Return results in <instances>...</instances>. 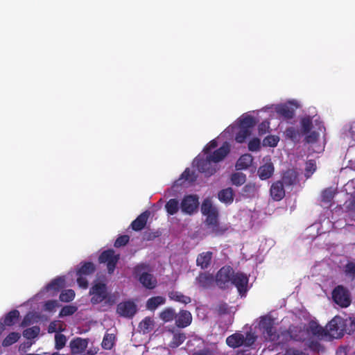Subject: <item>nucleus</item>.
<instances>
[{
    "label": "nucleus",
    "instance_id": "obj_44",
    "mask_svg": "<svg viewBox=\"0 0 355 355\" xmlns=\"http://www.w3.org/2000/svg\"><path fill=\"white\" fill-rule=\"evenodd\" d=\"M40 329L37 326L27 328L23 331V336L27 339H33L40 334Z\"/></svg>",
    "mask_w": 355,
    "mask_h": 355
},
{
    "label": "nucleus",
    "instance_id": "obj_61",
    "mask_svg": "<svg viewBox=\"0 0 355 355\" xmlns=\"http://www.w3.org/2000/svg\"><path fill=\"white\" fill-rule=\"evenodd\" d=\"M218 146V143L215 139L211 140L208 143L203 149V152L205 155H209L212 149L216 148Z\"/></svg>",
    "mask_w": 355,
    "mask_h": 355
},
{
    "label": "nucleus",
    "instance_id": "obj_48",
    "mask_svg": "<svg viewBox=\"0 0 355 355\" xmlns=\"http://www.w3.org/2000/svg\"><path fill=\"white\" fill-rule=\"evenodd\" d=\"M336 192L331 188H327L322 192L321 198L324 202L329 203L334 198Z\"/></svg>",
    "mask_w": 355,
    "mask_h": 355
},
{
    "label": "nucleus",
    "instance_id": "obj_21",
    "mask_svg": "<svg viewBox=\"0 0 355 355\" xmlns=\"http://www.w3.org/2000/svg\"><path fill=\"white\" fill-rule=\"evenodd\" d=\"M65 286V279L64 277H58L53 279L49 284L46 286V290L47 292L53 291L52 295H54L57 293H58L62 288Z\"/></svg>",
    "mask_w": 355,
    "mask_h": 355
},
{
    "label": "nucleus",
    "instance_id": "obj_64",
    "mask_svg": "<svg viewBox=\"0 0 355 355\" xmlns=\"http://www.w3.org/2000/svg\"><path fill=\"white\" fill-rule=\"evenodd\" d=\"M285 355H306V354L303 352L300 351L298 349H295L293 348H289V349H286Z\"/></svg>",
    "mask_w": 355,
    "mask_h": 355
},
{
    "label": "nucleus",
    "instance_id": "obj_24",
    "mask_svg": "<svg viewBox=\"0 0 355 355\" xmlns=\"http://www.w3.org/2000/svg\"><path fill=\"white\" fill-rule=\"evenodd\" d=\"M244 343V336L239 333L234 334L226 338L227 345L232 348L239 347L243 345Z\"/></svg>",
    "mask_w": 355,
    "mask_h": 355
},
{
    "label": "nucleus",
    "instance_id": "obj_9",
    "mask_svg": "<svg viewBox=\"0 0 355 355\" xmlns=\"http://www.w3.org/2000/svg\"><path fill=\"white\" fill-rule=\"evenodd\" d=\"M205 225L210 232L216 236H221L224 234L228 230V227L225 225H221L218 220V216L209 217L205 219Z\"/></svg>",
    "mask_w": 355,
    "mask_h": 355
},
{
    "label": "nucleus",
    "instance_id": "obj_34",
    "mask_svg": "<svg viewBox=\"0 0 355 355\" xmlns=\"http://www.w3.org/2000/svg\"><path fill=\"white\" fill-rule=\"evenodd\" d=\"M176 313L173 308L168 307L164 309L160 313L159 318L164 322H168L175 319Z\"/></svg>",
    "mask_w": 355,
    "mask_h": 355
},
{
    "label": "nucleus",
    "instance_id": "obj_16",
    "mask_svg": "<svg viewBox=\"0 0 355 355\" xmlns=\"http://www.w3.org/2000/svg\"><path fill=\"white\" fill-rule=\"evenodd\" d=\"M270 193L272 198L275 201H279L285 196V190L283 182L277 180L273 182L270 189Z\"/></svg>",
    "mask_w": 355,
    "mask_h": 355
},
{
    "label": "nucleus",
    "instance_id": "obj_38",
    "mask_svg": "<svg viewBox=\"0 0 355 355\" xmlns=\"http://www.w3.org/2000/svg\"><path fill=\"white\" fill-rule=\"evenodd\" d=\"M21 335L17 332L10 333L3 340L2 345L3 347H9L17 343L20 338Z\"/></svg>",
    "mask_w": 355,
    "mask_h": 355
},
{
    "label": "nucleus",
    "instance_id": "obj_54",
    "mask_svg": "<svg viewBox=\"0 0 355 355\" xmlns=\"http://www.w3.org/2000/svg\"><path fill=\"white\" fill-rule=\"evenodd\" d=\"M261 148V141L258 138H253L248 143V149L250 151H258Z\"/></svg>",
    "mask_w": 355,
    "mask_h": 355
},
{
    "label": "nucleus",
    "instance_id": "obj_49",
    "mask_svg": "<svg viewBox=\"0 0 355 355\" xmlns=\"http://www.w3.org/2000/svg\"><path fill=\"white\" fill-rule=\"evenodd\" d=\"M67 338L64 334H56L55 335V349L60 350L62 349L66 344Z\"/></svg>",
    "mask_w": 355,
    "mask_h": 355
},
{
    "label": "nucleus",
    "instance_id": "obj_19",
    "mask_svg": "<svg viewBox=\"0 0 355 355\" xmlns=\"http://www.w3.org/2000/svg\"><path fill=\"white\" fill-rule=\"evenodd\" d=\"M201 212L202 215L206 216V218L209 217L219 216L218 209L212 205L211 200L206 198L201 205Z\"/></svg>",
    "mask_w": 355,
    "mask_h": 355
},
{
    "label": "nucleus",
    "instance_id": "obj_56",
    "mask_svg": "<svg viewBox=\"0 0 355 355\" xmlns=\"http://www.w3.org/2000/svg\"><path fill=\"white\" fill-rule=\"evenodd\" d=\"M319 137V133L315 131L309 132L306 135L304 141L307 144H313L318 141Z\"/></svg>",
    "mask_w": 355,
    "mask_h": 355
},
{
    "label": "nucleus",
    "instance_id": "obj_32",
    "mask_svg": "<svg viewBox=\"0 0 355 355\" xmlns=\"http://www.w3.org/2000/svg\"><path fill=\"white\" fill-rule=\"evenodd\" d=\"M168 297L171 300H174L182 304H187L191 302V299L189 296L183 295L178 291H171L168 293Z\"/></svg>",
    "mask_w": 355,
    "mask_h": 355
},
{
    "label": "nucleus",
    "instance_id": "obj_3",
    "mask_svg": "<svg viewBox=\"0 0 355 355\" xmlns=\"http://www.w3.org/2000/svg\"><path fill=\"white\" fill-rule=\"evenodd\" d=\"M148 266L141 263L135 266L133 268V275L138 277L139 282L148 289H153L157 286L156 278L150 273L146 272Z\"/></svg>",
    "mask_w": 355,
    "mask_h": 355
},
{
    "label": "nucleus",
    "instance_id": "obj_11",
    "mask_svg": "<svg viewBox=\"0 0 355 355\" xmlns=\"http://www.w3.org/2000/svg\"><path fill=\"white\" fill-rule=\"evenodd\" d=\"M263 162V164L258 168L257 174L261 180H265L272 176L275 167L270 157H264Z\"/></svg>",
    "mask_w": 355,
    "mask_h": 355
},
{
    "label": "nucleus",
    "instance_id": "obj_42",
    "mask_svg": "<svg viewBox=\"0 0 355 355\" xmlns=\"http://www.w3.org/2000/svg\"><path fill=\"white\" fill-rule=\"evenodd\" d=\"M115 337L113 334H106L103 339L101 345L105 349H111L114 344Z\"/></svg>",
    "mask_w": 355,
    "mask_h": 355
},
{
    "label": "nucleus",
    "instance_id": "obj_8",
    "mask_svg": "<svg viewBox=\"0 0 355 355\" xmlns=\"http://www.w3.org/2000/svg\"><path fill=\"white\" fill-rule=\"evenodd\" d=\"M199 206V198L197 195H187L182 200L180 209L182 213L192 215L197 211Z\"/></svg>",
    "mask_w": 355,
    "mask_h": 355
},
{
    "label": "nucleus",
    "instance_id": "obj_15",
    "mask_svg": "<svg viewBox=\"0 0 355 355\" xmlns=\"http://www.w3.org/2000/svg\"><path fill=\"white\" fill-rule=\"evenodd\" d=\"M196 284L201 288H210L214 284L215 278L212 274L207 272H200L196 278Z\"/></svg>",
    "mask_w": 355,
    "mask_h": 355
},
{
    "label": "nucleus",
    "instance_id": "obj_43",
    "mask_svg": "<svg viewBox=\"0 0 355 355\" xmlns=\"http://www.w3.org/2000/svg\"><path fill=\"white\" fill-rule=\"evenodd\" d=\"M251 134V130L248 128H243L240 127L239 132L236 135L235 140L236 142L242 144L245 141L247 137Z\"/></svg>",
    "mask_w": 355,
    "mask_h": 355
},
{
    "label": "nucleus",
    "instance_id": "obj_62",
    "mask_svg": "<svg viewBox=\"0 0 355 355\" xmlns=\"http://www.w3.org/2000/svg\"><path fill=\"white\" fill-rule=\"evenodd\" d=\"M77 276V283L78 286L84 289L87 288L88 287V281L85 276L84 275H76Z\"/></svg>",
    "mask_w": 355,
    "mask_h": 355
},
{
    "label": "nucleus",
    "instance_id": "obj_27",
    "mask_svg": "<svg viewBox=\"0 0 355 355\" xmlns=\"http://www.w3.org/2000/svg\"><path fill=\"white\" fill-rule=\"evenodd\" d=\"M297 179V173L293 169L286 171L282 176L283 184L286 186H292L296 183Z\"/></svg>",
    "mask_w": 355,
    "mask_h": 355
},
{
    "label": "nucleus",
    "instance_id": "obj_6",
    "mask_svg": "<svg viewBox=\"0 0 355 355\" xmlns=\"http://www.w3.org/2000/svg\"><path fill=\"white\" fill-rule=\"evenodd\" d=\"M234 270L230 266L222 267L216 273L215 282L216 285L222 290L229 288L232 284Z\"/></svg>",
    "mask_w": 355,
    "mask_h": 355
},
{
    "label": "nucleus",
    "instance_id": "obj_31",
    "mask_svg": "<svg viewBox=\"0 0 355 355\" xmlns=\"http://www.w3.org/2000/svg\"><path fill=\"white\" fill-rule=\"evenodd\" d=\"M19 317V311L17 309H14L8 312L3 318V324L5 326H12L15 321Z\"/></svg>",
    "mask_w": 355,
    "mask_h": 355
},
{
    "label": "nucleus",
    "instance_id": "obj_7",
    "mask_svg": "<svg viewBox=\"0 0 355 355\" xmlns=\"http://www.w3.org/2000/svg\"><path fill=\"white\" fill-rule=\"evenodd\" d=\"M120 259L119 254H115L113 250H104L98 257L101 263H107V272L112 274L116 268V264Z\"/></svg>",
    "mask_w": 355,
    "mask_h": 355
},
{
    "label": "nucleus",
    "instance_id": "obj_23",
    "mask_svg": "<svg viewBox=\"0 0 355 355\" xmlns=\"http://www.w3.org/2000/svg\"><path fill=\"white\" fill-rule=\"evenodd\" d=\"M275 111L277 114L286 120L292 119L295 116V110L286 104L277 105Z\"/></svg>",
    "mask_w": 355,
    "mask_h": 355
},
{
    "label": "nucleus",
    "instance_id": "obj_47",
    "mask_svg": "<svg viewBox=\"0 0 355 355\" xmlns=\"http://www.w3.org/2000/svg\"><path fill=\"white\" fill-rule=\"evenodd\" d=\"M315 161L309 159L306 162L304 175L306 178H309L312 174L316 171Z\"/></svg>",
    "mask_w": 355,
    "mask_h": 355
},
{
    "label": "nucleus",
    "instance_id": "obj_14",
    "mask_svg": "<svg viewBox=\"0 0 355 355\" xmlns=\"http://www.w3.org/2000/svg\"><path fill=\"white\" fill-rule=\"evenodd\" d=\"M230 151V146L227 142H224L223 145L216 150H214L212 153H209L208 156L213 160L214 163L218 164V163L223 159L229 154Z\"/></svg>",
    "mask_w": 355,
    "mask_h": 355
},
{
    "label": "nucleus",
    "instance_id": "obj_2",
    "mask_svg": "<svg viewBox=\"0 0 355 355\" xmlns=\"http://www.w3.org/2000/svg\"><path fill=\"white\" fill-rule=\"evenodd\" d=\"M89 295L92 296L91 303L92 304H98L104 302L105 304L112 306L115 303L114 297L109 295L107 286L103 282H97L92 285L89 290Z\"/></svg>",
    "mask_w": 355,
    "mask_h": 355
},
{
    "label": "nucleus",
    "instance_id": "obj_59",
    "mask_svg": "<svg viewBox=\"0 0 355 355\" xmlns=\"http://www.w3.org/2000/svg\"><path fill=\"white\" fill-rule=\"evenodd\" d=\"M270 128V123L268 121L261 122L258 126V132L259 135H265Z\"/></svg>",
    "mask_w": 355,
    "mask_h": 355
},
{
    "label": "nucleus",
    "instance_id": "obj_25",
    "mask_svg": "<svg viewBox=\"0 0 355 355\" xmlns=\"http://www.w3.org/2000/svg\"><path fill=\"white\" fill-rule=\"evenodd\" d=\"M218 200L225 204H231L234 200V191L231 187L223 189L218 193Z\"/></svg>",
    "mask_w": 355,
    "mask_h": 355
},
{
    "label": "nucleus",
    "instance_id": "obj_17",
    "mask_svg": "<svg viewBox=\"0 0 355 355\" xmlns=\"http://www.w3.org/2000/svg\"><path fill=\"white\" fill-rule=\"evenodd\" d=\"M150 211L146 210L139 214L130 224V227L136 232L142 230L146 225L150 216Z\"/></svg>",
    "mask_w": 355,
    "mask_h": 355
},
{
    "label": "nucleus",
    "instance_id": "obj_58",
    "mask_svg": "<svg viewBox=\"0 0 355 355\" xmlns=\"http://www.w3.org/2000/svg\"><path fill=\"white\" fill-rule=\"evenodd\" d=\"M58 306L57 300H51L45 302L44 304V309L46 311L51 312L54 311L56 306Z\"/></svg>",
    "mask_w": 355,
    "mask_h": 355
},
{
    "label": "nucleus",
    "instance_id": "obj_28",
    "mask_svg": "<svg viewBox=\"0 0 355 355\" xmlns=\"http://www.w3.org/2000/svg\"><path fill=\"white\" fill-rule=\"evenodd\" d=\"M80 267L76 271V275H89L96 270L94 264L91 261L83 262L80 263Z\"/></svg>",
    "mask_w": 355,
    "mask_h": 355
},
{
    "label": "nucleus",
    "instance_id": "obj_10",
    "mask_svg": "<svg viewBox=\"0 0 355 355\" xmlns=\"http://www.w3.org/2000/svg\"><path fill=\"white\" fill-rule=\"evenodd\" d=\"M137 305L132 301L120 302L116 307V313L119 315L128 318H132L137 313Z\"/></svg>",
    "mask_w": 355,
    "mask_h": 355
},
{
    "label": "nucleus",
    "instance_id": "obj_53",
    "mask_svg": "<svg viewBox=\"0 0 355 355\" xmlns=\"http://www.w3.org/2000/svg\"><path fill=\"white\" fill-rule=\"evenodd\" d=\"M130 240V236L127 234L121 235L119 236L116 240L114 242V247L115 248H120L122 246H125Z\"/></svg>",
    "mask_w": 355,
    "mask_h": 355
},
{
    "label": "nucleus",
    "instance_id": "obj_46",
    "mask_svg": "<svg viewBox=\"0 0 355 355\" xmlns=\"http://www.w3.org/2000/svg\"><path fill=\"white\" fill-rule=\"evenodd\" d=\"M256 124L255 119L252 116H246L243 118L240 121V127L243 128H248L250 130L252 127H254Z\"/></svg>",
    "mask_w": 355,
    "mask_h": 355
},
{
    "label": "nucleus",
    "instance_id": "obj_51",
    "mask_svg": "<svg viewBox=\"0 0 355 355\" xmlns=\"http://www.w3.org/2000/svg\"><path fill=\"white\" fill-rule=\"evenodd\" d=\"M197 175L193 171H191L189 168H186L181 175V179H184L190 182H193L197 180Z\"/></svg>",
    "mask_w": 355,
    "mask_h": 355
},
{
    "label": "nucleus",
    "instance_id": "obj_40",
    "mask_svg": "<svg viewBox=\"0 0 355 355\" xmlns=\"http://www.w3.org/2000/svg\"><path fill=\"white\" fill-rule=\"evenodd\" d=\"M231 181L236 187L241 186L246 181V175L243 173H234L231 175Z\"/></svg>",
    "mask_w": 355,
    "mask_h": 355
},
{
    "label": "nucleus",
    "instance_id": "obj_13",
    "mask_svg": "<svg viewBox=\"0 0 355 355\" xmlns=\"http://www.w3.org/2000/svg\"><path fill=\"white\" fill-rule=\"evenodd\" d=\"M89 343L88 338H82L80 337L72 339L69 343V347L72 354H79L83 352L87 347Z\"/></svg>",
    "mask_w": 355,
    "mask_h": 355
},
{
    "label": "nucleus",
    "instance_id": "obj_55",
    "mask_svg": "<svg viewBox=\"0 0 355 355\" xmlns=\"http://www.w3.org/2000/svg\"><path fill=\"white\" fill-rule=\"evenodd\" d=\"M216 311L220 315L227 314L229 313V306L226 302H221L216 307Z\"/></svg>",
    "mask_w": 355,
    "mask_h": 355
},
{
    "label": "nucleus",
    "instance_id": "obj_63",
    "mask_svg": "<svg viewBox=\"0 0 355 355\" xmlns=\"http://www.w3.org/2000/svg\"><path fill=\"white\" fill-rule=\"evenodd\" d=\"M159 236L158 232H144V239L146 241H151Z\"/></svg>",
    "mask_w": 355,
    "mask_h": 355
},
{
    "label": "nucleus",
    "instance_id": "obj_30",
    "mask_svg": "<svg viewBox=\"0 0 355 355\" xmlns=\"http://www.w3.org/2000/svg\"><path fill=\"white\" fill-rule=\"evenodd\" d=\"M166 299L162 296H155L149 298L146 302V308L150 311L155 310L159 305L164 304Z\"/></svg>",
    "mask_w": 355,
    "mask_h": 355
},
{
    "label": "nucleus",
    "instance_id": "obj_20",
    "mask_svg": "<svg viewBox=\"0 0 355 355\" xmlns=\"http://www.w3.org/2000/svg\"><path fill=\"white\" fill-rule=\"evenodd\" d=\"M263 334L266 339H268V340L274 342L277 345H281L282 343V341L280 340V337H287L288 336L289 334L287 331H284L282 332L281 335H279L277 332L276 328L273 325L272 327H270V329H268L267 331H266L263 333Z\"/></svg>",
    "mask_w": 355,
    "mask_h": 355
},
{
    "label": "nucleus",
    "instance_id": "obj_1",
    "mask_svg": "<svg viewBox=\"0 0 355 355\" xmlns=\"http://www.w3.org/2000/svg\"><path fill=\"white\" fill-rule=\"evenodd\" d=\"M329 331L333 336L342 337L345 334H352L355 331V317L349 316L344 318L336 315L328 324Z\"/></svg>",
    "mask_w": 355,
    "mask_h": 355
},
{
    "label": "nucleus",
    "instance_id": "obj_60",
    "mask_svg": "<svg viewBox=\"0 0 355 355\" xmlns=\"http://www.w3.org/2000/svg\"><path fill=\"white\" fill-rule=\"evenodd\" d=\"M243 193L247 196H250V195L253 194L254 191H255V184H245L243 187Z\"/></svg>",
    "mask_w": 355,
    "mask_h": 355
},
{
    "label": "nucleus",
    "instance_id": "obj_39",
    "mask_svg": "<svg viewBox=\"0 0 355 355\" xmlns=\"http://www.w3.org/2000/svg\"><path fill=\"white\" fill-rule=\"evenodd\" d=\"M284 135L286 138L291 139L293 141H297L300 139V132L299 130L294 127H288L286 129Z\"/></svg>",
    "mask_w": 355,
    "mask_h": 355
},
{
    "label": "nucleus",
    "instance_id": "obj_50",
    "mask_svg": "<svg viewBox=\"0 0 355 355\" xmlns=\"http://www.w3.org/2000/svg\"><path fill=\"white\" fill-rule=\"evenodd\" d=\"M78 310L77 306L73 305H67L62 308L60 311L59 316L64 317L69 316L75 313Z\"/></svg>",
    "mask_w": 355,
    "mask_h": 355
},
{
    "label": "nucleus",
    "instance_id": "obj_18",
    "mask_svg": "<svg viewBox=\"0 0 355 355\" xmlns=\"http://www.w3.org/2000/svg\"><path fill=\"white\" fill-rule=\"evenodd\" d=\"M192 321L191 313L187 310H181L178 314L176 313L175 324L177 327L184 328L189 326Z\"/></svg>",
    "mask_w": 355,
    "mask_h": 355
},
{
    "label": "nucleus",
    "instance_id": "obj_4",
    "mask_svg": "<svg viewBox=\"0 0 355 355\" xmlns=\"http://www.w3.org/2000/svg\"><path fill=\"white\" fill-rule=\"evenodd\" d=\"M193 164L200 173H204L207 177L215 174L219 169L218 165L214 163L213 160H211L208 155H207L205 158L197 157L193 160Z\"/></svg>",
    "mask_w": 355,
    "mask_h": 355
},
{
    "label": "nucleus",
    "instance_id": "obj_37",
    "mask_svg": "<svg viewBox=\"0 0 355 355\" xmlns=\"http://www.w3.org/2000/svg\"><path fill=\"white\" fill-rule=\"evenodd\" d=\"M153 320L150 318L146 317L140 322L139 328L144 334H147L153 329Z\"/></svg>",
    "mask_w": 355,
    "mask_h": 355
},
{
    "label": "nucleus",
    "instance_id": "obj_29",
    "mask_svg": "<svg viewBox=\"0 0 355 355\" xmlns=\"http://www.w3.org/2000/svg\"><path fill=\"white\" fill-rule=\"evenodd\" d=\"M173 334V338L171 341L169 343L168 346L171 348H177L180 345H182L187 338L186 334L182 332H175V331H171Z\"/></svg>",
    "mask_w": 355,
    "mask_h": 355
},
{
    "label": "nucleus",
    "instance_id": "obj_33",
    "mask_svg": "<svg viewBox=\"0 0 355 355\" xmlns=\"http://www.w3.org/2000/svg\"><path fill=\"white\" fill-rule=\"evenodd\" d=\"M180 206L179 205V202L175 198H171L168 201L166 202L165 205V209L166 212L169 215H175L179 211Z\"/></svg>",
    "mask_w": 355,
    "mask_h": 355
},
{
    "label": "nucleus",
    "instance_id": "obj_26",
    "mask_svg": "<svg viewBox=\"0 0 355 355\" xmlns=\"http://www.w3.org/2000/svg\"><path fill=\"white\" fill-rule=\"evenodd\" d=\"M253 162V157L250 154H244L237 160L236 164V170H245L251 166Z\"/></svg>",
    "mask_w": 355,
    "mask_h": 355
},
{
    "label": "nucleus",
    "instance_id": "obj_52",
    "mask_svg": "<svg viewBox=\"0 0 355 355\" xmlns=\"http://www.w3.org/2000/svg\"><path fill=\"white\" fill-rule=\"evenodd\" d=\"M279 141V139L278 137L274 135H269L263 139V145L264 146L275 147L277 145Z\"/></svg>",
    "mask_w": 355,
    "mask_h": 355
},
{
    "label": "nucleus",
    "instance_id": "obj_41",
    "mask_svg": "<svg viewBox=\"0 0 355 355\" xmlns=\"http://www.w3.org/2000/svg\"><path fill=\"white\" fill-rule=\"evenodd\" d=\"M274 325V320L268 316H263L261 318L259 322V327L262 330L263 334L270 329Z\"/></svg>",
    "mask_w": 355,
    "mask_h": 355
},
{
    "label": "nucleus",
    "instance_id": "obj_12",
    "mask_svg": "<svg viewBox=\"0 0 355 355\" xmlns=\"http://www.w3.org/2000/svg\"><path fill=\"white\" fill-rule=\"evenodd\" d=\"M248 284V277L245 274L234 272L231 285H234L241 295L246 293Z\"/></svg>",
    "mask_w": 355,
    "mask_h": 355
},
{
    "label": "nucleus",
    "instance_id": "obj_45",
    "mask_svg": "<svg viewBox=\"0 0 355 355\" xmlns=\"http://www.w3.org/2000/svg\"><path fill=\"white\" fill-rule=\"evenodd\" d=\"M75 297V292L72 289L64 290L60 295V300L64 302H70Z\"/></svg>",
    "mask_w": 355,
    "mask_h": 355
},
{
    "label": "nucleus",
    "instance_id": "obj_22",
    "mask_svg": "<svg viewBox=\"0 0 355 355\" xmlns=\"http://www.w3.org/2000/svg\"><path fill=\"white\" fill-rule=\"evenodd\" d=\"M213 253L210 251L199 254L196 259V265L202 269H207L211 263Z\"/></svg>",
    "mask_w": 355,
    "mask_h": 355
},
{
    "label": "nucleus",
    "instance_id": "obj_5",
    "mask_svg": "<svg viewBox=\"0 0 355 355\" xmlns=\"http://www.w3.org/2000/svg\"><path fill=\"white\" fill-rule=\"evenodd\" d=\"M334 302L341 308H347L352 303L349 291L342 285L336 286L332 291Z\"/></svg>",
    "mask_w": 355,
    "mask_h": 355
},
{
    "label": "nucleus",
    "instance_id": "obj_35",
    "mask_svg": "<svg viewBox=\"0 0 355 355\" xmlns=\"http://www.w3.org/2000/svg\"><path fill=\"white\" fill-rule=\"evenodd\" d=\"M300 126L302 133L303 135L308 134L313 127L311 117L310 116H306L304 117H302L300 120Z\"/></svg>",
    "mask_w": 355,
    "mask_h": 355
},
{
    "label": "nucleus",
    "instance_id": "obj_36",
    "mask_svg": "<svg viewBox=\"0 0 355 355\" xmlns=\"http://www.w3.org/2000/svg\"><path fill=\"white\" fill-rule=\"evenodd\" d=\"M308 331L316 336H322L325 334L323 327L314 321H311L309 323Z\"/></svg>",
    "mask_w": 355,
    "mask_h": 355
},
{
    "label": "nucleus",
    "instance_id": "obj_57",
    "mask_svg": "<svg viewBox=\"0 0 355 355\" xmlns=\"http://www.w3.org/2000/svg\"><path fill=\"white\" fill-rule=\"evenodd\" d=\"M345 272L347 275L355 278V263L348 262L345 266Z\"/></svg>",
    "mask_w": 355,
    "mask_h": 355
}]
</instances>
